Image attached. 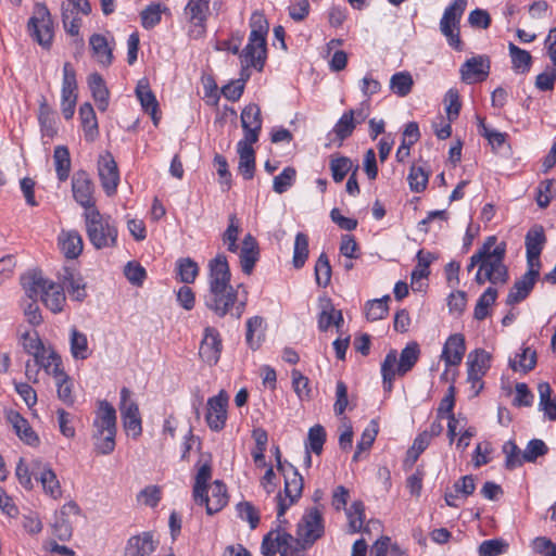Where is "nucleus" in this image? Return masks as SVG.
<instances>
[{"label": "nucleus", "mask_w": 556, "mask_h": 556, "mask_svg": "<svg viewBox=\"0 0 556 556\" xmlns=\"http://www.w3.org/2000/svg\"><path fill=\"white\" fill-rule=\"evenodd\" d=\"M481 252H483V257L475 276V281L479 286L485 282L505 285L509 278L508 269L504 264L506 243H497V238L490 236L481 245Z\"/></svg>", "instance_id": "obj_1"}, {"label": "nucleus", "mask_w": 556, "mask_h": 556, "mask_svg": "<svg viewBox=\"0 0 556 556\" xmlns=\"http://www.w3.org/2000/svg\"><path fill=\"white\" fill-rule=\"evenodd\" d=\"M21 283L26 295L31 300H40L52 313L63 311L66 296L63 287L48 279H45L40 271H31L21 277Z\"/></svg>", "instance_id": "obj_2"}, {"label": "nucleus", "mask_w": 556, "mask_h": 556, "mask_svg": "<svg viewBox=\"0 0 556 556\" xmlns=\"http://www.w3.org/2000/svg\"><path fill=\"white\" fill-rule=\"evenodd\" d=\"M239 293L231 285L212 287L203 296L204 305L218 317L231 315L240 319L245 311L247 300L239 301Z\"/></svg>", "instance_id": "obj_3"}, {"label": "nucleus", "mask_w": 556, "mask_h": 556, "mask_svg": "<svg viewBox=\"0 0 556 556\" xmlns=\"http://www.w3.org/2000/svg\"><path fill=\"white\" fill-rule=\"evenodd\" d=\"M84 217L87 237L97 250L116 247L118 230L110 215H102L99 210H91L85 212Z\"/></svg>", "instance_id": "obj_4"}, {"label": "nucleus", "mask_w": 556, "mask_h": 556, "mask_svg": "<svg viewBox=\"0 0 556 556\" xmlns=\"http://www.w3.org/2000/svg\"><path fill=\"white\" fill-rule=\"evenodd\" d=\"M278 471L285 478L283 495L279 492L276 496L277 500V520L280 523H287L286 519H282L287 510L295 504L302 496L303 491V477L298 471L296 467L292 464L278 466Z\"/></svg>", "instance_id": "obj_5"}, {"label": "nucleus", "mask_w": 556, "mask_h": 556, "mask_svg": "<svg viewBox=\"0 0 556 556\" xmlns=\"http://www.w3.org/2000/svg\"><path fill=\"white\" fill-rule=\"evenodd\" d=\"M467 0H454L445 8L440 21V30L446 38L448 45L457 51L463 49L459 37V23L466 10Z\"/></svg>", "instance_id": "obj_6"}, {"label": "nucleus", "mask_w": 556, "mask_h": 556, "mask_svg": "<svg viewBox=\"0 0 556 556\" xmlns=\"http://www.w3.org/2000/svg\"><path fill=\"white\" fill-rule=\"evenodd\" d=\"M27 30L34 41L42 48L49 49L53 39V23L51 14L45 4L37 3L34 14L28 20Z\"/></svg>", "instance_id": "obj_7"}, {"label": "nucleus", "mask_w": 556, "mask_h": 556, "mask_svg": "<svg viewBox=\"0 0 556 556\" xmlns=\"http://www.w3.org/2000/svg\"><path fill=\"white\" fill-rule=\"evenodd\" d=\"M76 72L72 64L66 62L63 66V80L61 89V108L65 119L74 116L77 101Z\"/></svg>", "instance_id": "obj_8"}, {"label": "nucleus", "mask_w": 556, "mask_h": 556, "mask_svg": "<svg viewBox=\"0 0 556 556\" xmlns=\"http://www.w3.org/2000/svg\"><path fill=\"white\" fill-rule=\"evenodd\" d=\"M72 192L74 200L85 208V212L98 210L93 197L94 185L86 170H77L72 178Z\"/></svg>", "instance_id": "obj_9"}, {"label": "nucleus", "mask_w": 556, "mask_h": 556, "mask_svg": "<svg viewBox=\"0 0 556 556\" xmlns=\"http://www.w3.org/2000/svg\"><path fill=\"white\" fill-rule=\"evenodd\" d=\"M324 534L323 516L317 507L305 511L298 525L296 535L303 539L304 545L312 546Z\"/></svg>", "instance_id": "obj_10"}, {"label": "nucleus", "mask_w": 556, "mask_h": 556, "mask_svg": "<svg viewBox=\"0 0 556 556\" xmlns=\"http://www.w3.org/2000/svg\"><path fill=\"white\" fill-rule=\"evenodd\" d=\"M492 355L483 349H476L468 354V381L472 388H478L475 394H478L482 388V377L491 367Z\"/></svg>", "instance_id": "obj_11"}, {"label": "nucleus", "mask_w": 556, "mask_h": 556, "mask_svg": "<svg viewBox=\"0 0 556 556\" xmlns=\"http://www.w3.org/2000/svg\"><path fill=\"white\" fill-rule=\"evenodd\" d=\"M491 62L486 55H476L467 59L460 66V78L466 84L483 81L490 74Z\"/></svg>", "instance_id": "obj_12"}, {"label": "nucleus", "mask_w": 556, "mask_h": 556, "mask_svg": "<svg viewBox=\"0 0 556 556\" xmlns=\"http://www.w3.org/2000/svg\"><path fill=\"white\" fill-rule=\"evenodd\" d=\"M227 406L228 395L223 390L217 395L208 399L205 420L211 430L220 431L224 429L227 420Z\"/></svg>", "instance_id": "obj_13"}, {"label": "nucleus", "mask_w": 556, "mask_h": 556, "mask_svg": "<svg viewBox=\"0 0 556 556\" xmlns=\"http://www.w3.org/2000/svg\"><path fill=\"white\" fill-rule=\"evenodd\" d=\"M223 350V341L218 330L214 327H206L200 344L199 355L210 366L218 363Z\"/></svg>", "instance_id": "obj_14"}, {"label": "nucleus", "mask_w": 556, "mask_h": 556, "mask_svg": "<svg viewBox=\"0 0 556 556\" xmlns=\"http://www.w3.org/2000/svg\"><path fill=\"white\" fill-rule=\"evenodd\" d=\"M98 172L101 186L106 195L115 194L119 182V172L111 153L108 152L105 155L100 156Z\"/></svg>", "instance_id": "obj_15"}, {"label": "nucleus", "mask_w": 556, "mask_h": 556, "mask_svg": "<svg viewBox=\"0 0 556 556\" xmlns=\"http://www.w3.org/2000/svg\"><path fill=\"white\" fill-rule=\"evenodd\" d=\"M60 285L66 289L73 300L81 302L86 299V283L80 273L70 266H64L58 274Z\"/></svg>", "instance_id": "obj_16"}, {"label": "nucleus", "mask_w": 556, "mask_h": 556, "mask_svg": "<svg viewBox=\"0 0 556 556\" xmlns=\"http://www.w3.org/2000/svg\"><path fill=\"white\" fill-rule=\"evenodd\" d=\"M240 119L244 132L242 140L257 142L263 125L260 106L256 103L248 104L242 110Z\"/></svg>", "instance_id": "obj_17"}, {"label": "nucleus", "mask_w": 556, "mask_h": 556, "mask_svg": "<svg viewBox=\"0 0 556 556\" xmlns=\"http://www.w3.org/2000/svg\"><path fill=\"white\" fill-rule=\"evenodd\" d=\"M210 489L211 495H208V490H206L194 502L198 505H205L207 515H214L227 505L228 494L226 484L220 480H215Z\"/></svg>", "instance_id": "obj_18"}, {"label": "nucleus", "mask_w": 556, "mask_h": 556, "mask_svg": "<svg viewBox=\"0 0 556 556\" xmlns=\"http://www.w3.org/2000/svg\"><path fill=\"white\" fill-rule=\"evenodd\" d=\"M546 242L542 226L532 227L526 235V251L528 267H541L540 255Z\"/></svg>", "instance_id": "obj_19"}, {"label": "nucleus", "mask_w": 556, "mask_h": 556, "mask_svg": "<svg viewBox=\"0 0 556 556\" xmlns=\"http://www.w3.org/2000/svg\"><path fill=\"white\" fill-rule=\"evenodd\" d=\"M539 275L540 268L528 267L527 273H525L509 290L506 303L513 305L523 301L533 289Z\"/></svg>", "instance_id": "obj_20"}, {"label": "nucleus", "mask_w": 556, "mask_h": 556, "mask_svg": "<svg viewBox=\"0 0 556 556\" xmlns=\"http://www.w3.org/2000/svg\"><path fill=\"white\" fill-rule=\"evenodd\" d=\"M231 273L225 254H217L208 262V288L229 286Z\"/></svg>", "instance_id": "obj_21"}, {"label": "nucleus", "mask_w": 556, "mask_h": 556, "mask_svg": "<svg viewBox=\"0 0 556 556\" xmlns=\"http://www.w3.org/2000/svg\"><path fill=\"white\" fill-rule=\"evenodd\" d=\"M465 353V337L462 333H454L446 339L441 353V359L444 361L447 367L457 366L462 363Z\"/></svg>", "instance_id": "obj_22"}, {"label": "nucleus", "mask_w": 556, "mask_h": 556, "mask_svg": "<svg viewBox=\"0 0 556 556\" xmlns=\"http://www.w3.org/2000/svg\"><path fill=\"white\" fill-rule=\"evenodd\" d=\"M260 256L261 251L257 240L251 233H247L239 253L241 269L245 275L253 273Z\"/></svg>", "instance_id": "obj_23"}, {"label": "nucleus", "mask_w": 556, "mask_h": 556, "mask_svg": "<svg viewBox=\"0 0 556 556\" xmlns=\"http://www.w3.org/2000/svg\"><path fill=\"white\" fill-rule=\"evenodd\" d=\"M7 419L12 425L16 435L27 445L29 446H38L40 443V439L38 434L30 427L28 420L24 418L16 410H9L7 413Z\"/></svg>", "instance_id": "obj_24"}, {"label": "nucleus", "mask_w": 556, "mask_h": 556, "mask_svg": "<svg viewBox=\"0 0 556 556\" xmlns=\"http://www.w3.org/2000/svg\"><path fill=\"white\" fill-rule=\"evenodd\" d=\"M254 142L240 140L237 144L239 154L238 172L243 179L251 180L255 173V151L252 147Z\"/></svg>", "instance_id": "obj_25"}, {"label": "nucleus", "mask_w": 556, "mask_h": 556, "mask_svg": "<svg viewBox=\"0 0 556 556\" xmlns=\"http://www.w3.org/2000/svg\"><path fill=\"white\" fill-rule=\"evenodd\" d=\"M136 96L143 109V111L150 114L153 124L155 126L159 125L160 116L159 113V102L156 100L155 94L151 90L149 83L144 79L138 81L136 87Z\"/></svg>", "instance_id": "obj_26"}, {"label": "nucleus", "mask_w": 556, "mask_h": 556, "mask_svg": "<svg viewBox=\"0 0 556 556\" xmlns=\"http://www.w3.org/2000/svg\"><path fill=\"white\" fill-rule=\"evenodd\" d=\"M93 427L100 435L109 431L116 432V410L108 401L99 403Z\"/></svg>", "instance_id": "obj_27"}, {"label": "nucleus", "mask_w": 556, "mask_h": 556, "mask_svg": "<svg viewBox=\"0 0 556 556\" xmlns=\"http://www.w3.org/2000/svg\"><path fill=\"white\" fill-rule=\"evenodd\" d=\"M381 376L383 390L391 392L396 376H404L406 372L400 369V361L396 350H390L381 363Z\"/></svg>", "instance_id": "obj_28"}, {"label": "nucleus", "mask_w": 556, "mask_h": 556, "mask_svg": "<svg viewBox=\"0 0 556 556\" xmlns=\"http://www.w3.org/2000/svg\"><path fill=\"white\" fill-rule=\"evenodd\" d=\"M242 63H245L248 67H254L257 71H263L266 59L267 48L266 45H261L258 41H250L240 53Z\"/></svg>", "instance_id": "obj_29"}, {"label": "nucleus", "mask_w": 556, "mask_h": 556, "mask_svg": "<svg viewBox=\"0 0 556 556\" xmlns=\"http://www.w3.org/2000/svg\"><path fill=\"white\" fill-rule=\"evenodd\" d=\"M320 307L318 328L321 331H326L332 325L338 329L343 325L344 318L342 311L337 309L329 299H321Z\"/></svg>", "instance_id": "obj_30"}, {"label": "nucleus", "mask_w": 556, "mask_h": 556, "mask_svg": "<svg viewBox=\"0 0 556 556\" xmlns=\"http://www.w3.org/2000/svg\"><path fill=\"white\" fill-rule=\"evenodd\" d=\"M155 544L151 532L134 535L127 541L125 556H147L154 552Z\"/></svg>", "instance_id": "obj_31"}, {"label": "nucleus", "mask_w": 556, "mask_h": 556, "mask_svg": "<svg viewBox=\"0 0 556 556\" xmlns=\"http://www.w3.org/2000/svg\"><path fill=\"white\" fill-rule=\"evenodd\" d=\"M34 366L45 369L48 375L54 378L62 376L64 372L62 368V359L60 355L52 349H45L40 354L34 358Z\"/></svg>", "instance_id": "obj_32"}, {"label": "nucleus", "mask_w": 556, "mask_h": 556, "mask_svg": "<svg viewBox=\"0 0 556 556\" xmlns=\"http://www.w3.org/2000/svg\"><path fill=\"white\" fill-rule=\"evenodd\" d=\"M343 42V39H331L321 52L324 58L328 59L331 55L329 67L333 72L344 70L348 64V54L339 49Z\"/></svg>", "instance_id": "obj_33"}, {"label": "nucleus", "mask_w": 556, "mask_h": 556, "mask_svg": "<svg viewBox=\"0 0 556 556\" xmlns=\"http://www.w3.org/2000/svg\"><path fill=\"white\" fill-rule=\"evenodd\" d=\"M185 12L189 17V21L198 29V33L202 35L204 33V23L208 12V1L189 0L185 8Z\"/></svg>", "instance_id": "obj_34"}, {"label": "nucleus", "mask_w": 556, "mask_h": 556, "mask_svg": "<svg viewBox=\"0 0 556 556\" xmlns=\"http://www.w3.org/2000/svg\"><path fill=\"white\" fill-rule=\"evenodd\" d=\"M79 119L87 141H94L99 135L98 119L92 105L85 102L79 108Z\"/></svg>", "instance_id": "obj_35"}, {"label": "nucleus", "mask_w": 556, "mask_h": 556, "mask_svg": "<svg viewBox=\"0 0 556 556\" xmlns=\"http://www.w3.org/2000/svg\"><path fill=\"white\" fill-rule=\"evenodd\" d=\"M59 243L66 258H77L83 252L84 242L77 230L63 232L59 238Z\"/></svg>", "instance_id": "obj_36"}, {"label": "nucleus", "mask_w": 556, "mask_h": 556, "mask_svg": "<svg viewBox=\"0 0 556 556\" xmlns=\"http://www.w3.org/2000/svg\"><path fill=\"white\" fill-rule=\"evenodd\" d=\"M88 85L98 109L104 112L109 106V90L102 76L93 73L88 77Z\"/></svg>", "instance_id": "obj_37"}, {"label": "nucleus", "mask_w": 556, "mask_h": 556, "mask_svg": "<svg viewBox=\"0 0 556 556\" xmlns=\"http://www.w3.org/2000/svg\"><path fill=\"white\" fill-rule=\"evenodd\" d=\"M89 45L93 56L104 66L111 65L113 61V52L109 47L106 38L101 34H93L89 39Z\"/></svg>", "instance_id": "obj_38"}, {"label": "nucleus", "mask_w": 556, "mask_h": 556, "mask_svg": "<svg viewBox=\"0 0 556 556\" xmlns=\"http://www.w3.org/2000/svg\"><path fill=\"white\" fill-rule=\"evenodd\" d=\"M38 121L42 137L52 139L58 134L54 112L46 101L39 105Z\"/></svg>", "instance_id": "obj_39"}, {"label": "nucleus", "mask_w": 556, "mask_h": 556, "mask_svg": "<svg viewBox=\"0 0 556 556\" xmlns=\"http://www.w3.org/2000/svg\"><path fill=\"white\" fill-rule=\"evenodd\" d=\"M36 480L40 481L45 493L51 497L58 498L62 495L60 482L51 467L45 466L39 475L36 473Z\"/></svg>", "instance_id": "obj_40"}, {"label": "nucleus", "mask_w": 556, "mask_h": 556, "mask_svg": "<svg viewBox=\"0 0 556 556\" xmlns=\"http://www.w3.org/2000/svg\"><path fill=\"white\" fill-rule=\"evenodd\" d=\"M53 160L58 179L62 182L67 180L71 172V154L68 148L66 146L55 147Z\"/></svg>", "instance_id": "obj_41"}, {"label": "nucleus", "mask_w": 556, "mask_h": 556, "mask_svg": "<svg viewBox=\"0 0 556 556\" xmlns=\"http://www.w3.org/2000/svg\"><path fill=\"white\" fill-rule=\"evenodd\" d=\"M536 353L530 348H522L520 353H517L514 358L509 359V366L514 371L528 372L535 367Z\"/></svg>", "instance_id": "obj_42"}, {"label": "nucleus", "mask_w": 556, "mask_h": 556, "mask_svg": "<svg viewBox=\"0 0 556 556\" xmlns=\"http://www.w3.org/2000/svg\"><path fill=\"white\" fill-rule=\"evenodd\" d=\"M416 258L417 265L415 266L410 275L412 286H414L421 279H426L429 276V266L437 257L431 252L419 250L417 252Z\"/></svg>", "instance_id": "obj_43"}, {"label": "nucleus", "mask_w": 556, "mask_h": 556, "mask_svg": "<svg viewBox=\"0 0 556 556\" xmlns=\"http://www.w3.org/2000/svg\"><path fill=\"white\" fill-rule=\"evenodd\" d=\"M497 299V290L493 287H489L485 289V291L479 296L475 311H473V317L477 320H483L485 319L490 312V307L495 303Z\"/></svg>", "instance_id": "obj_44"}, {"label": "nucleus", "mask_w": 556, "mask_h": 556, "mask_svg": "<svg viewBox=\"0 0 556 556\" xmlns=\"http://www.w3.org/2000/svg\"><path fill=\"white\" fill-rule=\"evenodd\" d=\"M414 79L409 72H397L391 76L390 89L399 97H406L413 89Z\"/></svg>", "instance_id": "obj_45"}, {"label": "nucleus", "mask_w": 556, "mask_h": 556, "mask_svg": "<svg viewBox=\"0 0 556 556\" xmlns=\"http://www.w3.org/2000/svg\"><path fill=\"white\" fill-rule=\"evenodd\" d=\"M508 50L511 58L513 70L522 74L528 73L532 64L531 54L511 42L508 46Z\"/></svg>", "instance_id": "obj_46"}, {"label": "nucleus", "mask_w": 556, "mask_h": 556, "mask_svg": "<svg viewBox=\"0 0 556 556\" xmlns=\"http://www.w3.org/2000/svg\"><path fill=\"white\" fill-rule=\"evenodd\" d=\"M378 434V422L376 420H371L369 425L365 428L362 433V438L357 443L356 451L353 455L354 460H359L362 458L363 453H366L371 447L372 443L376 440Z\"/></svg>", "instance_id": "obj_47"}, {"label": "nucleus", "mask_w": 556, "mask_h": 556, "mask_svg": "<svg viewBox=\"0 0 556 556\" xmlns=\"http://www.w3.org/2000/svg\"><path fill=\"white\" fill-rule=\"evenodd\" d=\"M390 295L381 299L370 300L365 305V316L369 321H376L384 318L389 312L388 302Z\"/></svg>", "instance_id": "obj_48"}, {"label": "nucleus", "mask_w": 556, "mask_h": 556, "mask_svg": "<svg viewBox=\"0 0 556 556\" xmlns=\"http://www.w3.org/2000/svg\"><path fill=\"white\" fill-rule=\"evenodd\" d=\"M71 353L75 359H87L89 356L88 340L85 333L76 328L71 330Z\"/></svg>", "instance_id": "obj_49"}, {"label": "nucleus", "mask_w": 556, "mask_h": 556, "mask_svg": "<svg viewBox=\"0 0 556 556\" xmlns=\"http://www.w3.org/2000/svg\"><path fill=\"white\" fill-rule=\"evenodd\" d=\"M176 270L180 281L185 283H192L199 275V266L190 257H181L177 260Z\"/></svg>", "instance_id": "obj_50"}, {"label": "nucleus", "mask_w": 556, "mask_h": 556, "mask_svg": "<svg viewBox=\"0 0 556 556\" xmlns=\"http://www.w3.org/2000/svg\"><path fill=\"white\" fill-rule=\"evenodd\" d=\"M263 321V318L260 316H254L247 320L245 341L252 350H256L261 345Z\"/></svg>", "instance_id": "obj_51"}, {"label": "nucleus", "mask_w": 556, "mask_h": 556, "mask_svg": "<svg viewBox=\"0 0 556 556\" xmlns=\"http://www.w3.org/2000/svg\"><path fill=\"white\" fill-rule=\"evenodd\" d=\"M250 41H258V43L261 45H267L266 36L268 33V23L265 20L264 15L261 13H253L250 21Z\"/></svg>", "instance_id": "obj_52"}, {"label": "nucleus", "mask_w": 556, "mask_h": 556, "mask_svg": "<svg viewBox=\"0 0 556 556\" xmlns=\"http://www.w3.org/2000/svg\"><path fill=\"white\" fill-rule=\"evenodd\" d=\"M167 10L161 3H151L141 11V25L144 29H152L161 22L162 13Z\"/></svg>", "instance_id": "obj_53"}, {"label": "nucleus", "mask_w": 556, "mask_h": 556, "mask_svg": "<svg viewBox=\"0 0 556 556\" xmlns=\"http://www.w3.org/2000/svg\"><path fill=\"white\" fill-rule=\"evenodd\" d=\"M212 479V466L208 462L202 464L198 472L195 475L194 479V485H193V500H198L202 496V493L206 490H208V481Z\"/></svg>", "instance_id": "obj_54"}, {"label": "nucleus", "mask_w": 556, "mask_h": 556, "mask_svg": "<svg viewBox=\"0 0 556 556\" xmlns=\"http://www.w3.org/2000/svg\"><path fill=\"white\" fill-rule=\"evenodd\" d=\"M326 442V431L321 425H315L308 430L307 442L305 448L312 453L319 455Z\"/></svg>", "instance_id": "obj_55"}, {"label": "nucleus", "mask_w": 556, "mask_h": 556, "mask_svg": "<svg viewBox=\"0 0 556 556\" xmlns=\"http://www.w3.org/2000/svg\"><path fill=\"white\" fill-rule=\"evenodd\" d=\"M295 178V168L292 166L285 167L283 170L274 178L273 190L278 194L285 193L294 185Z\"/></svg>", "instance_id": "obj_56"}, {"label": "nucleus", "mask_w": 556, "mask_h": 556, "mask_svg": "<svg viewBox=\"0 0 556 556\" xmlns=\"http://www.w3.org/2000/svg\"><path fill=\"white\" fill-rule=\"evenodd\" d=\"M308 256V238L303 232H298L294 240L293 266L302 268Z\"/></svg>", "instance_id": "obj_57"}, {"label": "nucleus", "mask_w": 556, "mask_h": 556, "mask_svg": "<svg viewBox=\"0 0 556 556\" xmlns=\"http://www.w3.org/2000/svg\"><path fill=\"white\" fill-rule=\"evenodd\" d=\"M420 350L416 342L408 343L402 351L397 358L400 361V369L408 372L417 363Z\"/></svg>", "instance_id": "obj_58"}, {"label": "nucleus", "mask_w": 556, "mask_h": 556, "mask_svg": "<svg viewBox=\"0 0 556 556\" xmlns=\"http://www.w3.org/2000/svg\"><path fill=\"white\" fill-rule=\"evenodd\" d=\"M503 453L505 454V465L508 469H515L525 463L523 451L513 440L505 442Z\"/></svg>", "instance_id": "obj_59"}, {"label": "nucleus", "mask_w": 556, "mask_h": 556, "mask_svg": "<svg viewBox=\"0 0 556 556\" xmlns=\"http://www.w3.org/2000/svg\"><path fill=\"white\" fill-rule=\"evenodd\" d=\"M238 517L249 522L252 530L256 529L260 523V511L251 502H240L236 505Z\"/></svg>", "instance_id": "obj_60"}, {"label": "nucleus", "mask_w": 556, "mask_h": 556, "mask_svg": "<svg viewBox=\"0 0 556 556\" xmlns=\"http://www.w3.org/2000/svg\"><path fill=\"white\" fill-rule=\"evenodd\" d=\"M548 453V446L541 439H532L523 450L525 463H535L539 457Z\"/></svg>", "instance_id": "obj_61"}, {"label": "nucleus", "mask_w": 556, "mask_h": 556, "mask_svg": "<svg viewBox=\"0 0 556 556\" xmlns=\"http://www.w3.org/2000/svg\"><path fill=\"white\" fill-rule=\"evenodd\" d=\"M331 278V266L326 253H321L315 264V279L319 287H327Z\"/></svg>", "instance_id": "obj_62"}, {"label": "nucleus", "mask_w": 556, "mask_h": 556, "mask_svg": "<svg viewBox=\"0 0 556 556\" xmlns=\"http://www.w3.org/2000/svg\"><path fill=\"white\" fill-rule=\"evenodd\" d=\"M407 180L412 191L421 192L427 187L428 173L424 167L414 164L409 169Z\"/></svg>", "instance_id": "obj_63"}, {"label": "nucleus", "mask_w": 556, "mask_h": 556, "mask_svg": "<svg viewBox=\"0 0 556 556\" xmlns=\"http://www.w3.org/2000/svg\"><path fill=\"white\" fill-rule=\"evenodd\" d=\"M22 345L24 351L27 354L34 356V358L46 349L41 339L39 338V334L36 331L24 332L22 334Z\"/></svg>", "instance_id": "obj_64"}]
</instances>
